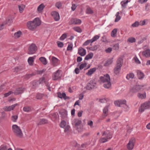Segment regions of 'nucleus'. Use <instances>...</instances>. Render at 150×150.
<instances>
[{
  "label": "nucleus",
  "mask_w": 150,
  "mask_h": 150,
  "mask_svg": "<svg viewBox=\"0 0 150 150\" xmlns=\"http://www.w3.org/2000/svg\"><path fill=\"white\" fill-rule=\"evenodd\" d=\"M142 54L143 55L146 57H150V50L149 49H147L143 51Z\"/></svg>",
  "instance_id": "obj_21"
},
{
  "label": "nucleus",
  "mask_w": 150,
  "mask_h": 150,
  "mask_svg": "<svg viewBox=\"0 0 150 150\" xmlns=\"http://www.w3.org/2000/svg\"><path fill=\"white\" fill-rule=\"evenodd\" d=\"M62 117L63 119L66 118L67 117V114L66 112L64 111L62 112H60Z\"/></svg>",
  "instance_id": "obj_43"
},
{
  "label": "nucleus",
  "mask_w": 150,
  "mask_h": 150,
  "mask_svg": "<svg viewBox=\"0 0 150 150\" xmlns=\"http://www.w3.org/2000/svg\"><path fill=\"white\" fill-rule=\"evenodd\" d=\"M34 74H27L25 76V78L26 79H28L33 76L34 75Z\"/></svg>",
  "instance_id": "obj_56"
},
{
  "label": "nucleus",
  "mask_w": 150,
  "mask_h": 150,
  "mask_svg": "<svg viewBox=\"0 0 150 150\" xmlns=\"http://www.w3.org/2000/svg\"><path fill=\"white\" fill-rule=\"evenodd\" d=\"M43 95L42 94L38 93L37 94L36 98L37 99H40L43 97Z\"/></svg>",
  "instance_id": "obj_53"
},
{
  "label": "nucleus",
  "mask_w": 150,
  "mask_h": 150,
  "mask_svg": "<svg viewBox=\"0 0 150 150\" xmlns=\"http://www.w3.org/2000/svg\"><path fill=\"white\" fill-rule=\"evenodd\" d=\"M134 59L135 61V62L136 63L138 64H139L140 63V62L137 57L135 56L134 58Z\"/></svg>",
  "instance_id": "obj_60"
},
{
  "label": "nucleus",
  "mask_w": 150,
  "mask_h": 150,
  "mask_svg": "<svg viewBox=\"0 0 150 150\" xmlns=\"http://www.w3.org/2000/svg\"><path fill=\"white\" fill-rule=\"evenodd\" d=\"M13 22V19L12 16H9L7 19L6 21L4 22L3 23L5 25H9Z\"/></svg>",
  "instance_id": "obj_19"
},
{
  "label": "nucleus",
  "mask_w": 150,
  "mask_h": 150,
  "mask_svg": "<svg viewBox=\"0 0 150 150\" xmlns=\"http://www.w3.org/2000/svg\"><path fill=\"white\" fill-rule=\"evenodd\" d=\"M51 15L55 21H57L60 19V16L59 13L56 11H54L51 12Z\"/></svg>",
  "instance_id": "obj_15"
},
{
  "label": "nucleus",
  "mask_w": 150,
  "mask_h": 150,
  "mask_svg": "<svg viewBox=\"0 0 150 150\" xmlns=\"http://www.w3.org/2000/svg\"><path fill=\"white\" fill-rule=\"evenodd\" d=\"M73 29L79 33H81L82 32L81 30L79 27H76L73 28Z\"/></svg>",
  "instance_id": "obj_47"
},
{
  "label": "nucleus",
  "mask_w": 150,
  "mask_h": 150,
  "mask_svg": "<svg viewBox=\"0 0 150 150\" xmlns=\"http://www.w3.org/2000/svg\"><path fill=\"white\" fill-rule=\"evenodd\" d=\"M39 59L44 65H45L47 64V60L45 57H40L39 58Z\"/></svg>",
  "instance_id": "obj_30"
},
{
  "label": "nucleus",
  "mask_w": 150,
  "mask_h": 150,
  "mask_svg": "<svg viewBox=\"0 0 150 150\" xmlns=\"http://www.w3.org/2000/svg\"><path fill=\"white\" fill-rule=\"evenodd\" d=\"M87 65V64L86 63H82L81 64L79 67V68L80 70H81L83 69Z\"/></svg>",
  "instance_id": "obj_55"
},
{
  "label": "nucleus",
  "mask_w": 150,
  "mask_h": 150,
  "mask_svg": "<svg viewBox=\"0 0 150 150\" xmlns=\"http://www.w3.org/2000/svg\"><path fill=\"white\" fill-rule=\"evenodd\" d=\"M86 52L85 49L81 47L78 49V53L81 56H83L86 54Z\"/></svg>",
  "instance_id": "obj_20"
},
{
  "label": "nucleus",
  "mask_w": 150,
  "mask_h": 150,
  "mask_svg": "<svg viewBox=\"0 0 150 150\" xmlns=\"http://www.w3.org/2000/svg\"><path fill=\"white\" fill-rule=\"evenodd\" d=\"M128 2L129 1L128 0L126 1L125 0L122 1L121 2V4L122 8L125 9L126 8Z\"/></svg>",
  "instance_id": "obj_26"
},
{
  "label": "nucleus",
  "mask_w": 150,
  "mask_h": 150,
  "mask_svg": "<svg viewBox=\"0 0 150 150\" xmlns=\"http://www.w3.org/2000/svg\"><path fill=\"white\" fill-rule=\"evenodd\" d=\"M121 67L116 66V67L114 69V72L116 74H118L120 72Z\"/></svg>",
  "instance_id": "obj_31"
},
{
  "label": "nucleus",
  "mask_w": 150,
  "mask_h": 150,
  "mask_svg": "<svg viewBox=\"0 0 150 150\" xmlns=\"http://www.w3.org/2000/svg\"><path fill=\"white\" fill-rule=\"evenodd\" d=\"M150 109V101H146L142 104L140 107L139 111L142 112L145 110Z\"/></svg>",
  "instance_id": "obj_5"
},
{
  "label": "nucleus",
  "mask_w": 150,
  "mask_h": 150,
  "mask_svg": "<svg viewBox=\"0 0 150 150\" xmlns=\"http://www.w3.org/2000/svg\"><path fill=\"white\" fill-rule=\"evenodd\" d=\"M93 42H92L91 40H89L86 41L85 42H84L83 44V45L84 46H86L89 44L90 43Z\"/></svg>",
  "instance_id": "obj_54"
},
{
  "label": "nucleus",
  "mask_w": 150,
  "mask_h": 150,
  "mask_svg": "<svg viewBox=\"0 0 150 150\" xmlns=\"http://www.w3.org/2000/svg\"><path fill=\"white\" fill-rule=\"evenodd\" d=\"M73 46V45L72 43H69V44L67 48V50H72Z\"/></svg>",
  "instance_id": "obj_44"
},
{
  "label": "nucleus",
  "mask_w": 150,
  "mask_h": 150,
  "mask_svg": "<svg viewBox=\"0 0 150 150\" xmlns=\"http://www.w3.org/2000/svg\"><path fill=\"white\" fill-rule=\"evenodd\" d=\"M12 131L14 134L17 137L21 138L23 136V133L20 127L16 125H13Z\"/></svg>",
  "instance_id": "obj_3"
},
{
  "label": "nucleus",
  "mask_w": 150,
  "mask_h": 150,
  "mask_svg": "<svg viewBox=\"0 0 150 150\" xmlns=\"http://www.w3.org/2000/svg\"><path fill=\"white\" fill-rule=\"evenodd\" d=\"M45 7V6L43 4H40L37 8V11L39 13H41L42 12L43 9Z\"/></svg>",
  "instance_id": "obj_22"
},
{
  "label": "nucleus",
  "mask_w": 150,
  "mask_h": 150,
  "mask_svg": "<svg viewBox=\"0 0 150 150\" xmlns=\"http://www.w3.org/2000/svg\"><path fill=\"white\" fill-rule=\"evenodd\" d=\"M123 63V59L121 57H119L117 61L116 66L121 67Z\"/></svg>",
  "instance_id": "obj_24"
},
{
  "label": "nucleus",
  "mask_w": 150,
  "mask_h": 150,
  "mask_svg": "<svg viewBox=\"0 0 150 150\" xmlns=\"http://www.w3.org/2000/svg\"><path fill=\"white\" fill-rule=\"evenodd\" d=\"M93 56V53L92 52H90L85 57V60H88V59H91Z\"/></svg>",
  "instance_id": "obj_34"
},
{
  "label": "nucleus",
  "mask_w": 150,
  "mask_h": 150,
  "mask_svg": "<svg viewBox=\"0 0 150 150\" xmlns=\"http://www.w3.org/2000/svg\"><path fill=\"white\" fill-rule=\"evenodd\" d=\"M76 6H77L75 4H72V7H71L72 10L73 11H74L75 10Z\"/></svg>",
  "instance_id": "obj_64"
},
{
  "label": "nucleus",
  "mask_w": 150,
  "mask_h": 150,
  "mask_svg": "<svg viewBox=\"0 0 150 150\" xmlns=\"http://www.w3.org/2000/svg\"><path fill=\"white\" fill-rule=\"evenodd\" d=\"M120 13L119 12H118L116 13V18L115 20V22H117L120 19V17L119 16Z\"/></svg>",
  "instance_id": "obj_40"
},
{
  "label": "nucleus",
  "mask_w": 150,
  "mask_h": 150,
  "mask_svg": "<svg viewBox=\"0 0 150 150\" xmlns=\"http://www.w3.org/2000/svg\"><path fill=\"white\" fill-rule=\"evenodd\" d=\"M96 86V83L95 81L91 80L88 84L86 88L87 90H91L94 88Z\"/></svg>",
  "instance_id": "obj_8"
},
{
  "label": "nucleus",
  "mask_w": 150,
  "mask_h": 150,
  "mask_svg": "<svg viewBox=\"0 0 150 150\" xmlns=\"http://www.w3.org/2000/svg\"><path fill=\"white\" fill-rule=\"evenodd\" d=\"M135 142V139L134 138H132L130 140L127 146L129 150H132L133 149Z\"/></svg>",
  "instance_id": "obj_7"
},
{
  "label": "nucleus",
  "mask_w": 150,
  "mask_h": 150,
  "mask_svg": "<svg viewBox=\"0 0 150 150\" xmlns=\"http://www.w3.org/2000/svg\"><path fill=\"white\" fill-rule=\"evenodd\" d=\"M41 23V21L39 18H36L33 21H28L27 23V26L30 30H34L37 27L40 25Z\"/></svg>",
  "instance_id": "obj_1"
},
{
  "label": "nucleus",
  "mask_w": 150,
  "mask_h": 150,
  "mask_svg": "<svg viewBox=\"0 0 150 150\" xmlns=\"http://www.w3.org/2000/svg\"><path fill=\"white\" fill-rule=\"evenodd\" d=\"M117 32V30L116 28L114 29L111 32V36L113 37H115L116 36Z\"/></svg>",
  "instance_id": "obj_39"
},
{
  "label": "nucleus",
  "mask_w": 150,
  "mask_h": 150,
  "mask_svg": "<svg viewBox=\"0 0 150 150\" xmlns=\"http://www.w3.org/2000/svg\"><path fill=\"white\" fill-rule=\"evenodd\" d=\"M143 86L136 85L134 86L132 89V92H137L141 90H143Z\"/></svg>",
  "instance_id": "obj_16"
},
{
  "label": "nucleus",
  "mask_w": 150,
  "mask_h": 150,
  "mask_svg": "<svg viewBox=\"0 0 150 150\" xmlns=\"http://www.w3.org/2000/svg\"><path fill=\"white\" fill-rule=\"evenodd\" d=\"M109 106V105H108L105 106L103 109V113L102 116V117L103 118H104L105 117H107L108 115V108Z\"/></svg>",
  "instance_id": "obj_13"
},
{
  "label": "nucleus",
  "mask_w": 150,
  "mask_h": 150,
  "mask_svg": "<svg viewBox=\"0 0 150 150\" xmlns=\"http://www.w3.org/2000/svg\"><path fill=\"white\" fill-rule=\"evenodd\" d=\"M137 74L139 79L143 78L144 77L143 73L140 71H138L137 72Z\"/></svg>",
  "instance_id": "obj_38"
},
{
  "label": "nucleus",
  "mask_w": 150,
  "mask_h": 150,
  "mask_svg": "<svg viewBox=\"0 0 150 150\" xmlns=\"http://www.w3.org/2000/svg\"><path fill=\"white\" fill-rule=\"evenodd\" d=\"M126 103V100H120L115 101V105L117 106L121 107L124 105Z\"/></svg>",
  "instance_id": "obj_11"
},
{
  "label": "nucleus",
  "mask_w": 150,
  "mask_h": 150,
  "mask_svg": "<svg viewBox=\"0 0 150 150\" xmlns=\"http://www.w3.org/2000/svg\"><path fill=\"white\" fill-rule=\"evenodd\" d=\"M18 116L17 115H13L11 117V120L13 122H16V120L17 119Z\"/></svg>",
  "instance_id": "obj_57"
},
{
  "label": "nucleus",
  "mask_w": 150,
  "mask_h": 150,
  "mask_svg": "<svg viewBox=\"0 0 150 150\" xmlns=\"http://www.w3.org/2000/svg\"><path fill=\"white\" fill-rule=\"evenodd\" d=\"M22 68L21 67H16L14 69V71L15 72H18L22 70Z\"/></svg>",
  "instance_id": "obj_45"
},
{
  "label": "nucleus",
  "mask_w": 150,
  "mask_h": 150,
  "mask_svg": "<svg viewBox=\"0 0 150 150\" xmlns=\"http://www.w3.org/2000/svg\"><path fill=\"white\" fill-rule=\"evenodd\" d=\"M21 34V32L20 31H19L15 33L13 37L15 39H17L20 37Z\"/></svg>",
  "instance_id": "obj_25"
},
{
  "label": "nucleus",
  "mask_w": 150,
  "mask_h": 150,
  "mask_svg": "<svg viewBox=\"0 0 150 150\" xmlns=\"http://www.w3.org/2000/svg\"><path fill=\"white\" fill-rule=\"evenodd\" d=\"M52 63L54 66H56L57 65V62H58V59L54 57H52Z\"/></svg>",
  "instance_id": "obj_27"
},
{
  "label": "nucleus",
  "mask_w": 150,
  "mask_h": 150,
  "mask_svg": "<svg viewBox=\"0 0 150 150\" xmlns=\"http://www.w3.org/2000/svg\"><path fill=\"white\" fill-rule=\"evenodd\" d=\"M96 70V68L91 69L88 70V72L86 73V74L89 76H90L93 74Z\"/></svg>",
  "instance_id": "obj_23"
},
{
  "label": "nucleus",
  "mask_w": 150,
  "mask_h": 150,
  "mask_svg": "<svg viewBox=\"0 0 150 150\" xmlns=\"http://www.w3.org/2000/svg\"><path fill=\"white\" fill-rule=\"evenodd\" d=\"M119 44H115L113 46V48L115 50H117L119 49Z\"/></svg>",
  "instance_id": "obj_62"
},
{
  "label": "nucleus",
  "mask_w": 150,
  "mask_h": 150,
  "mask_svg": "<svg viewBox=\"0 0 150 150\" xmlns=\"http://www.w3.org/2000/svg\"><path fill=\"white\" fill-rule=\"evenodd\" d=\"M25 89L23 87H19L15 90H13V94L15 95H19L23 93L25 91Z\"/></svg>",
  "instance_id": "obj_9"
},
{
  "label": "nucleus",
  "mask_w": 150,
  "mask_h": 150,
  "mask_svg": "<svg viewBox=\"0 0 150 150\" xmlns=\"http://www.w3.org/2000/svg\"><path fill=\"white\" fill-rule=\"evenodd\" d=\"M81 121L80 119H74L72 122V124L75 127H77L81 124Z\"/></svg>",
  "instance_id": "obj_18"
},
{
  "label": "nucleus",
  "mask_w": 150,
  "mask_h": 150,
  "mask_svg": "<svg viewBox=\"0 0 150 150\" xmlns=\"http://www.w3.org/2000/svg\"><path fill=\"white\" fill-rule=\"evenodd\" d=\"M13 93V89H12L11 91H9L7 93H5L4 94V97H7L10 95H11Z\"/></svg>",
  "instance_id": "obj_51"
},
{
  "label": "nucleus",
  "mask_w": 150,
  "mask_h": 150,
  "mask_svg": "<svg viewBox=\"0 0 150 150\" xmlns=\"http://www.w3.org/2000/svg\"><path fill=\"white\" fill-rule=\"evenodd\" d=\"M7 147L6 146L2 145L0 147V150H7Z\"/></svg>",
  "instance_id": "obj_61"
},
{
  "label": "nucleus",
  "mask_w": 150,
  "mask_h": 150,
  "mask_svg": "<svg viewBox=\"0 0 150 150\" xmlns=\"http://www.w3.org/2000/svg\"><path fill=\"white\" fill-rule=\"evenodd\" d=\"M47 120L45 119H41L39 120V122L38 124V125H39L47 124Z\"/></svg>",
  "instance_id": "obj_29"
},
{
  "label": "nucleus",
  "mask_w": 150,
  "mask_h": 150,
  "mask_svg": "<svg viewBox=\"0 0 150 150\" xmlns=\"http://www.w3.org/2000/svg\"><path fill=\"white\" fill-rule=\"evenodd\" d=\"M134 77V74L132 73H130L127 75L126 78L128 80H130L133 78Z\"/></svg>",
  "instance_id": "obj_32"
},
{
  "label": "nucleus",
  "mask_w": 150,
  "mask_h": 150,
  "mask_svg": "<svg viewBox=\"0 0 150 150\" xmlns=\"http://www.w3.org/2000/svg\"><path fill=\"white\" fill-rule=\"evenodd\" d=\"M58 46L60 47H62L63 46V44L62 42L58 41L57 42Z\"/></svg>",
  "instance_id": "obj_63"
},
{
  "label": "nucleus",
  "mask_w": 150,
  "mask_h": 150,
  "mask_svg": "<svg viewBox=\"0 0 150 150\" xmlns=\"http://www.w3.org/2000/svg\"><path fill=\"white\" fill-rule=\"evenodd\" d=\"M55 6L58 9H59L62 6V3L60 1L57 2L56 3Z\"/></svg>",
  "instance_id": "obj_46"
},
{
  "label": "nucleus",
  "mask_w": 150,
  "mask_h": 150,
  "mask_svg": "<svg viewBox=\"0 0 150 150\" xmlns=\"http://www.w3.org/2000/svg\"><path fill=\"white\" fill-rule=\"evenodd\" d=\"M25 7V6L24 5H21L18 6L19 12L20 13L23 12Z\"/></svg>",
  "instance_id": "obj_36"
},
{
  "label": "nucleus",
  "mask_w": 150,
  "mask_h": 150,
  "mask_svg": "<svg viewBox=\"0 0 150 150\" xmlns=\"http://www.w3.org/2000/svg\"><path fill=\"white\" fill-rule=\"evenodd\" d=\"M113 60L112 58L109 59L104 64V65L108 66L111 64Z\"/></svg>",
  "instance_id": "obj_37"
},
{
  "label": "nucleus",
  "mask_w": 150,
  "mask_h": 150,
  "mask_svg": "<svg viewBox=\"0 0 150 150\" xmlns=\"http://www.w3.org/2000/svg\"><path fill=\"white\" fill-rule=\"evenodd\" d=\"M34 59V58L33 57H30L28 58V61L30 65H33Z\"/></svg>",
  "instance_id": "obj_33"
},
{
  "label": "nucleus",
  "mask_w": 150,
  "mask_h": 150,
  "mask_svg": "<svg viewBox=\"0 0 150 150\" xmlns=\"http://www.w3.org/2000/svg\"><path fill=\"white\" fill-rule=\"evenodd\" d=\"M17 105H18V104L17 103H16L10 106H5L4 108L3 109L5 111H10L13 110L15 107Z\"/></svg>",
  "instance_id": "obj_17"
},
{
  "label": "nucleus",
  "mask_w": 150,
  "mask_h": 150,
  "mask_svg": "<svg viewBox=\"0 0 150 150\" xmlns=\"http://www.w3.org/2000/svg\"><path fill=\"white\" fill-rule=\"evenodd\" d=\"M102 136L105 137H101L99 140V142L100 143H104L108 141V139H110L112 138V136L110 132H103L102 133Z\"/></svg>",
  "instance_id": "obj_4"
},
{
  "label": "nucleus",
  "mask_w": 150,
  "mask_h": 150,
  "mask_svg": "<svg viewBox=\"0 0 150 150\" xmlns=\"http://www.w3.org/2000/svg\"><path fill=\"white\" fill-rule=\"evenodd\" d=\"M86 12V13L88 14H92L93 13V11L90 7L87 8Z\"/></svg>",
  "instance_id": "obj_35"
},
{
  "label": "nucleus",
  "mask_w": 150,
  "mask_h": 150,
  "mask_svg": "<svg viewBox=\"0 0 150 150\" xmlns=\"http://www.w3.org/2000/svg\"><path fill=\"white\" fill-rule=\"evenodd\" d=\"M81 21L80 19L76 18H72L69 22V23L70 25L72 24H78L81 23Z\"/></svg>",
  "instance_id": "obj_14"
},
{
  "label": "nucleus",
  "mask_w": 150,
  "mask_h": 150,
  "mask_svg": "<svg viewBox=\"0 0 150 150\" xmlns=\"http://www.w3.org/2000/svg\"><path fill=\"white\" fill-rule=\"evenodd\" d=\"M61 71L59 70H58L56 72L53 74L52 79L53 80H57L61 78Z\"/></svg>",
  "instance_id": "obj_10"
},
{
  "label": "nucleus",
  "mask_w": 150,
  "mask_h": 150,
  "mask_svg": "<svg viewBox=\"0 0 150 150\" xmlns=\"http://www.w3.org/2000/svg\"><path fill=\"white\" fill-rule=\"evenodd\" d=\"M23 110L24 112H28L31 111V108L29 107L26 106L23 108Z\"/></svg>",
  "instance_id": "obj_41"
},
{
  "label": "nucleus",
  "mask_w": 150,
  "mask_h": 150,
  "mask_svg": "<svg viewBox=\"0 0 150 150\" xmlns=\"http://www.w3.org/2000/svg\"><path fill=\"white\" fill-rule=\"evenodd\" d=\"M98 48L96 45H95L93 47H91L89 48V49L93 51H94L97 50Z\"/></svg>",
  "instance_id": "obj_58"
},
{
  "label": "nucleus",
  "mask_w": 150,
  "mask_h": 150,
  "mask_svg": "<svg viewBox=\"0 0 150 150\" xmlns=\"http://www.w3.org/2000/svg\"><path fill=\"white\" fill-rule=\"evenodd\" d=\"M138 97L140 99H145L146 97V93H138L137 94Z\"/></svg>",
  "instance_id": "obj_28"
},
{
  "label": "nucleus",
  "mask_w": 150,
  "mask_h": 150,
  "mask_svg": "<svg viewBox=\"0 0 150 150\" xmlns=\"http://www.w3.org/2000/svg\"><path fill=\"white\" fill-rule=\"evenodd\" d=\"M67 37V35L66 34H64L60 37V39L61 40H64Z\"/></svg>",
  "instance_id": "obj_59"
},
{
  "label": "nucleus",
  "mask_w": 150,
  "mask_h": 150,
  "mask_svg": "<svg viewBox=\"0 0 150 150\" xmlns=\"http://www.w3.org/2000/svg\"><path fill=\"white\" fill-rule=\"evenodd\" d=\"M48 80L49 79L47 77L44 76L40 79L39 80V83L41 84L44 83L46 86H48L49 83L48 82Z\"/></svg>",
  "instance_id": "obj_12"
},
{
  "label": "nucleus",
  "mask_w": 150,
  "mask_h": 150,
  "mask_svg": "<svg viewBox=\"0 0 150 150\" xmlns=\"http://www.w3.org/2000/svg\"><path fill=\"white\" fill-rule=\"evenodd\" d=\"M37 50V47L35 44H32L28 49V54H34Z\"/></svg>",
  "instance_id": "obj_6"
},
{
  "label": "nucleus",
  "mask_w": 150,
  "mask_h": 150,
  "mask_svg": "<svg viewBox=\"0 0 150 150\" xmlns=\"http://www.w3.org/2000/svg\"><path fill=\"white\" fill-rule=\"evenodd\" d=\"M139 25V23L138 21H136L132 25V26L133 27H136Z\"/></svg>",
  "instance_id": "obj_52"
},
{
  "label": "nucleus",
  "mask_w": 150,
  "mask_h": 150,
  "mask_svg": "<svg viewBox=\"0 0 150 150\" xmlns=\"http://www.w3.org/2000/svg\"><path fill=\"white\" fill-rule=\"evenodd\" d=\"M66 96V93H61L60 92H59L58 93V97L62 98H64Z\"/></svg>",
  "instance_id": "obj_42"
},
{
  "label": "nucleus",
  "mask_w": 150,
  "mask_h": 150,
  "mask_svg": "<svg viewBox=\"0 0 150 150\" xmlns=\"http://www.w3.org/2000/svg\"><path fill=\"white\" fill-rule=\"evenodd\" d=\"M101 81L104 83L103 87L106 88L110 89L111 86V83L110 82V78L108 74H106L103 76L100 77Z\"/></svg>",
  "instance_id": "obj_2"
},
{
  "label": "nucleus",
  "mask_w": 150,
  "mask_h": 150,
  "mask_svg": "<svg viewBox=\"0 0 150 150\" xmlns=\"http://www.w3.org/2000/svg\"><path fill=\"white\" fill-rule=\"evenodd\" d=\"M127 41L131 43H133L135 42L136 40L134 38L131 37L128 39Z\"/></svg>",
  "instance_id": "obj_48"
},
{
  "label": "nucleus",
  "mask_w": 150,
  "mask_h": 150,
  "mask_svg": "<svg viewBox=\"0 0 150 150\" xmlns=\"http://www.w3.org/2000/svg\"><path fill=\"white\" fill-rule=\"evenodd\" d=\"M100 38V36L98 35H96L92 39H91L92 42H93L96 40Z\"/></svg>",
  "instance_id": "obj_50"
},
{
  "label": "nucleus",
  "mask_w": 150,
  "mask_h": 150,
  "mask_svg": "<svg viewBox=\"0 0 150 150\" xmlns=\"http://www.w3.org/2000/svg\"><path fill=\"white\" fill-rule=\"evenodd\" d=\"M66 125V122L65 121L63 120L61 122L60 124V126L61 127L64 128L65 126Z\"/></svg>",
  "instance_id": "obj_49"
}]
</instances>
